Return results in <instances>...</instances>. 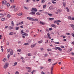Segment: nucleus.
<instances>
[{
	"label": "nucleus",
	"mask_w": 74,
	"mask_h": 74,
	"mask_svg": "<svg viewBox=\"0 0 74 74\" xmlns=\"http://www.w3.org/2000/svg\"><path fill=\"white\" fill-rule=\"evenodd\" d=\"M28 19L30 21H38L37 19H34L30 17H28Z\"/></svg>",
	"instance_id": "obj_1"
},
{
	"label": "nucleus",
	"mask_w": 74,
	"mask_h": 74,
	"mask_svg": "<svg viewBox=\"0 0 74 74\" xmlns=\"http://www.w3.org/2000/svg\"><path fill=\"white\" fill-rule=\"evenodd\" d=\"M8 65H9L8 63H6L3 66V68L5 69H7V68L8 67Z\"/></svg>",
	"instance_id": "obj_2"
},
{
	"label": "nucleus",
	"mask_w": 74,
	"mask_h": 74,
	"mask_svg": "<svg viewBox=\"0 0 74 74\" xmlns=\"http://www.w3.org/2000/svg\"><path fill=\"white\" fill-rule=\"evenodd\" d=\"M33 11H34L35 12H36V11H37V9L36 8H32V9L31 11V12H33Z\"/></svg>",
	"instance_id": "obj_3"
},
{
	"label": "nucleus",
	"mask_w": 74,
	"mask_h": 74,
	"mask_svg": "<svg viewBox=\"0 0 74 74\" xmlns=\"http://www.w3.org/2000/svg\"><path fill=\"white\" fill-rule=\"evenodd\" d=\"M56 49H58V50H59L60 51H62V48L59 47H56Z\"/></svg>",
	"instance_id": "obj_4"
},
{
	"label": "nucleus",
	"mask_w": 74,
	"mask_h": 74,
	"mask_svg": "<svg viewBox=\"0 0 74 74\" xmlns=\"http://www.w3.org/2000/svg\"><path fill=\"white\" fill-rule=\"evenodd\" d=\"M59 22H61V21L60 20H57V21H54L55 23H59Z\"/></svg>",
	"instance_id": "obj_5"
},
{
	"label": "nucleus",
	"mask_w": 74,
	"mask_h": 74,
	"mask_svg": "<svg viewBox=\"0 0 74 74\" xmlns=\"http://www.w3.org/2000/svg\"><path fill=\"white\" fill-rule=\"evenodd\" d=\"M12 49H7V52L8 53V52H10L11 51H12Z\"/></svg>",
	"instance_id": "obj_6"
},
{
	"label": "nucleus",
	"mask_w": 74,
	"mask_h": 74,
	"mask_svg": "<svg viewBox=\"0 0 74 74\" xmlns=\"http://www.w3.org/2000/svg\"><path fill=\"white\" fill-rule=\"evenodd\" d=\"M53 6L51 5L49 8V10H52V9H53Z\"/></svg>",
	"instance_id": "obj_7"
},
{
	"label": "nucleus",
	"mask_w": 74,
	"mask_h": 74,
	"mask_svg": "<svg viewBox=\"0 0 74 74\" xmlns=\"http://www.w3.org/2000/svg\"><path fill=\"white\" fill-rule=\"evenodd\" d=\"M29 14L31 15H35L36 14V12H32L29 13Z\"/></svg>",
	"instance_id": "obj_8"
},
{
	"label": "nucleus",
	"mask_w": 74,
	"mask_h": 74,
	"mask_svg": "<svg viewBox=\"0 0 74 74\" xmlns=\"http://www.w3.org/2000/svg\"><path fill=\"white\" fill-rule=\"evenodd\" d=\"M36 43H35L34 45H31V48H33V47H35L36 45Z\"/></svg>",
	"instance_id": "obj_9"
},
{
	"label": "nucleus",
	"mask_w": 74,
	"mask_h": 74,
	"mask_svg": "<svg viewBox=\"0 0 74 74\" xmlns=\"http://www.w3.org/2000/svg\"><path fill=\"white\" fill-rule=\"evenodd\" d=\"M28 72H31L32 68H30V67H28Z\"/></svg>",
	"instance_id": "obj_10"
},
{
	"label": "nucleus",
	"mask_w": 74,
	"mask_h": 74,
	"mask_svg": "<svg viewBox=\"0 0 74 74\" xmlns=\"http://www.w3.org/2000/svg\"><path fill=\"white\" fill-rule=\"evenodd\" d=\"M51 27H53L54 28H56V26L55 24H52L51 25Z\"/></svg>",
	"instance_id": "obj_11"
},
{
	"label": "nucleus",
	"mask_w": 74,
	"mask_h": 74,
	"mask_svg": "<svg viewBox=\"0 0 74 74\" xmlns=\"http://www.w3.org/2000/svg\"><path fill=\"white\" fill-rule=\"evenodd\" d=\"M18 10H19V8H17L14 9V11L16 12V11H17Z\"/></svg>",
	"instance_id": "obj_12"
},
{
	"label": "nucleus",
	"mask_w": 74,
	"mask_h": 74,
	"mask_svg": "<svg viewBox=\"0 0 74 74\" xmlns=\"http://www.w3.org/2000/svg\"><path fill=\"white\" fill-rule=\"evenodd\" d=\"M7 2L6 1H4L2 2V4H6Z\"/></svg>",
	"instance_id": "obj_13"
},
{
	"label": "nucleus",
	"mask_w": 74,
	"mask_h": 74,
	"mask_svg": "<svg viewBox=\"0 0 74 74\" xmlns=\"http://www.w3.org/2000/svg\"><path fill=\"white\" fill-rule=\"evenodd\" d=\"M14 53V51L13 50H12L10 52V54L11 55H12Z\"/></svg>",
	"instance_id": "obj_14"
},
{
	"label": "nucleus",
	"mask_w": 74,
	"mask_h": 74,
	"mask_svg": "<svg viewBox=\"0 0 74 74\" xmlns=\"http://www.w3.org/2000/svg\"><path fill=\"white\" fill-rule=\"evenodd\" d=\"M40 24L41 25H44L45 24V23H42V21H40Z\"/></svg>",
	"instance_id": "obj_15"
},
{
	"label": "nucleus",
	"mask_w": 74,
	"mask_h": 74,
	"mask_svg": "<svg viewBox=\"0 0 74 74\" xmlns=\"http://www.w3.org/2000/svg\"><path fill=\"white\" fill-rule=\"evenodd\" d=\"M4 16V15L3 14V13H1L0 14V17H1L2 16Z\"/></svg>",
	"instance_id": "obj_16"
},
{
	"label": "nucleus",
	"mask_w": 74,
	"mask_h": 74,
	"mask_svg": "<svg viewBox=\"0 0 74 74\" xmlns=\"http://www.w3.org/2000/svg\"><path fill=\"white\" fill-rule=\"evenodd\" d=\"M9 30H11V29H13V27L11 26L9 27Z\"/></svg>",
	"instance_id": "obj_17"
},
{
	"label": "nucleus",
	"mask_w": 74,
	"mask_h": 74,
	"mask_svg": "<svg viewBox=\"0 0 74 74\" xmlns=\"http://www.w3.org/2000/svg\"><path fill=\"white\" fill-rule=\"evenodd\" d=\"M63 5L64 6V7H66V3L64 2L62 3Z\"/></svg>",
	"instance_id": "obj_18"
},
{
	"label": "nucleus",
	"mask_w": 74,
	"mask_h": 74,
	"mask_svg": "<svg viewBox=\"0 0 74 74\" xmlns=\"http://www.w3.org/2000/svg\"><path fill=\"white\" fill-rule=\"evenodd\" d=\"M58 12H61L62 11V10L60 9H58Z\"/></svg>",
	"instance_id": "obj_19"
},
{
	"label": "nucleus",
	"mask_w": 74,
	"mask_h": 74,
	"mask_svg": "<svg viewBox=\"0 0 74 74\" xmlns=\"http://www.w3.org/2000/svg\"><path fill=\"white\" fill-rule=\"evenodd\" d=\"M72 27V28H74V25L73 24H71L70 25Z\"/></svg>",
	"instance_id": "obj_20"
},
{
	"label": "nucleus",
	"mask_w": 74,
	"mask_h": 74,
	"mask_svg": "<svg viewBox=\"0 0 74 74\" xmlns=\"http://www.w3.org/2000/svg\"><path fill=\"white\" fill-rule=\"evenodd\" d=\"M19 28V27H16L15 29L16 30H18Z\"/></svg>",
	"instance_id": "obj_21"
},
{
	"label": "nucleus",
	"mask_w": 74,
	"mask_h": 74,
	"mask_svg": "<svg viewBox=\"0 0 74 74\" xmlns=\"http://www.w3.org/2000/svg\"><path fill=\"white\" fill-rule=\"evenodd\" d=\"M49 20H54V18H49Z\"/></svg>",
	"instance_id": "obj_22"
},
{
	"label": "nucleus",
	"mask_w": 74,
	"mask_h": 74,
	"mask_svg": "<svg viewBox=\"0 0 74 74\" xmlns=\"http://www.w3.org/2000/svg\"><path fill=\"white\" fill-rule=\"evenodd\" d=\"M23 21H22L21 22L19 23V25H23Z\"/></svg>",
	"instance_id": "obj_23"
},
{
	"label": "nucleus",
	"mask_w": 74,
	"mask_h": 74,
	"mask_svg": "<svg viewBox=\"0 0 74 74\" xmlns=\"http://www.w3.org/2000/svg\"><path fill=\"white\" fill-rule=\"evenodd\" d=\"M42 40H41L40 41H39L38 42V44H41V43H42Z\"/></svg>",
	"instance_id": "obj_24"
},
{
	"label": "nucleus",
	"mask_w": 74,
	"mask_h": 74,
	"mask_svg": "<svg viewBox=\"0 0 74 74\" xmlns=\"http://www.w3.org/2000/svg\"><path fill=\"white\" fill-rule=\"evenodd\" d=\"M36 15H41V13L39 12H37L36 13Z\"/></svg>",
	"instance_id": "obj_25"
},
{
	"label": "nucleus",
	"mask_w": 74,
	"mask_h": 74,
	"mask_svg": "<svg viewBox=\"0 0 74 74\" xmlns=\"http://www.w3.org/2000/svg\"><path fill=\"white\" fill-rule=\"evenodd\" d=\"M45 2V0H41V3H44Z\"/></svg>",
	"instance_id": "obj_26"
},
{
	"label": "nucleus",
	"mask_w": 74,
	"mask_h": 74,
	"mask_svg": "<svg viewBox=\"0 0 74 74\" xmlns=\"http://www.w3.org/2000/svg\"><path fill=\"white\" fill-rule=\"evenodd\" d=\"M13 34H14V32H10V33L9 34V35H13Z\"/></svg>",
	"instance_id": "obj_27"
},
{
	"label": "nucleus",
	"mask_w": 74,
	"mask_h": 74,
	"mask_svg": "<svg viewBox=\"0 0 74 74\" xmlns=\"http://www.w3.org/2000/svg\"><path fill=\"white\" fill-rule=\"evenodd\" d=\"M1 19L2 21H5V19L4 18H1Z\"/></svg>",
	"instance_id": "obj_28"
},
{
	"label": "nucleus",
	"mask_w": 74,
	"mask_h": 74,
	"mask_svg": "<svg viewBox=\"0 0 74 74\" xmlns=\"http://www.w3.org/2000/svg\"><path fill=\"white\" fill-rule=\"evenodd\" d=\"M47 15H49V16H52V15H53V14H52L49 13H47Z\"/></svg>",
	"instance_id": "obj_29"
},
{
	"label": "nucleus",
	"mask_w": 74,
	"mask_h": 74,
	"mask_svg": "<svg viewBox=\"0 0 74 74\" xmlns=\"http://www.w3.org/2000/svg\"><path fill=\"white\" fill-rule=\"evenodd\" d=\"M40 50L41 51H44V48H41L40 49Z\"/></svg>",
	"instance_id": "obj_30"
},
{
	"label": "nucleus",
	"mask_w": 74,
	"mask_h": 74,
	"mask_svg": "<svg viewBox=\"0 0 74 74\" xmlns=\"http://www.w3.org/2000/svg\"><path fill=\"white\" fill-rule=\"evenodd\" d=\"M21 51H22V50H21V49H18L17 50V52H21Z\"/></svg>",
	"instance_id": "obj_31"
},
{
	"label": "nucleus",
	"mask_w": 74,
	"mask_h": 74,
	"mask_svg": "<svg viewBox=\"0 0 74 74\" xmlns=\"http://www.w3.org/2000/svg\"><path fill=\"white\" fill-rule=\"evenodd\" d=\"M23 36H28V34L26 33L23 34Z\"/></svg>",
	"instance_id": "obj_32"
},
{
	"label": "nucleus",
	"mask_w": 74,
	"mask_h": 74,
	"mask_svg": "<svg viewBox=\"0 0 74 74\" xmlns=\"http://www.w3.org/2000/svg\"><path fill=\"white\" fill-rule=\"evenodd\" d=\"M51 1L52 2V3H53V4H56V2H54L53 0H52Z\"/></svg>",
	"instance_id": "obj_33"
},
{
	"label": "nucleus",
	"mask_w": 74,
	"mask_h": 74,
	"mask_svg": "<svg viewBox=\"0 0 74 74\" xmlns=\"http://www.w3.org/2000/svg\"><path fill=\"white\" fill-rule=\"evenodd\" d=\"M66 9L67 10V12H69V10L68 7L66 8Z\"/></svg>",
	"instance_id": "obj_34"
},
{
	"label": "nucleus",
	"mask_w": 74,
	"mask_h": 74,
	"mask_svg": "<svg viewBox=\"0 0 74 74\" xmlns=\"http://www.w3.org/2000/svg\"><path fill=\"white\" fill-rule=\"evenodd\" d=\"M46 5H43V8H45L46 7Z\"/></svg>",
	"instance_id": "obj_35"
},
{
	"label": "nucleus",
	"mask_w": 74,
	"mask_h": 74,
	"mask_svg": "<svg viewBox=\"0 0 74 74\" xmlns=\"http://www.w3.org/2000/svg\"><path fill=\"white\" fill-rule=\"evenodd\" d=\"M35 71H36L35 70H34L33 71H32V74H33V73H34Z\"/></svg>",
	"instance_id": "obj_36"
},
{
	"label": "nucleus",
	"mask_w": 74,
	"mask_h": 74,
	"mask_svg": "<svg viewBox=\"0 0 74 74\" xmlns=\"http://www.w3.org/2000/svg\"><path fill=\"white\" fill-rule=\"evenodd\" d=\"M23 33H25V32H23V30H21V34H22Z\"/></svg>",
	"instance_id": "obj_37"
},
{
	"label": "nucleus",
	"mask_w": 74,
	"mask_h": 74,
	"mask_svg": "<svg viewBox=\"0 0 74 74\" xmlns=\"http://www.w3.org/2000/svg\"><path fill=\"white\" fill-rule=\"evenodd\" d=\"M28 56H32V53H28Z\"/></svg>",
	"instance_id": "obj_38"
},
{
	"label": "nucleus",
	"mask_w": 74,
	"mask_h": 74,
	"mask_svg": "<svg viewBox=\"0 0 74 74\" xmlns=\"http://www.w3.org/2000/svg\"><path fill=\"white\" fill-rule=\"evenodd\" d=\"M17 64V62H16L14 63V65H13V66H16Z\"/></svg>",
	"instance_id": "obj_39"
},
{
	"label": "nucleus",
	"mask_w": 74,
	"mask_h": 74,
	"mask_svg": "<svg viewBox=\"0 0 74 74\" xmlns=\"http://www.w3.org/2000/svg\"><path fill=\"white\" fill-rule=\"evenodd\" d=\"M6 59L7 58H5L3 59V61L4 62H5V61H6Z\"/></svg>",
	"instance_id": "obj_40"
},
{
	"label": "nucleus",
	"mask_w": 74,
	"mask_h": 74,
	"mask_svg": "<svg viewBox=\"0 0 74 74\" xmlns=\"http://www.w3.org/2000/svg\"><path fill=\"white\" fill-rule=\"evenodd\" d=\"M10 54H9L8 55V59H9V58H10Z\"/></svg>",
	"instance_id": "obj_41"
},
{
	"label": "nucleus",
	"mask_w": 74,
	"mask_h": 74,
	"mask_svg": "<svg viewBox=\"0 0 74 74\" xmlns=\"http://www.w3.org/2000/svg\"><path fill=\"white\" fill-rule=\"evenodd\" d=\"M47 35L49 37H50V34H49V33H47Z\"/></svg>",
	"instance_id": "obj_42"
},
{
	"label": "nucleus",
	"mask_w": 74,
	"mask_h": 74,
	"mask_svg": "<svg viewBox=\"0 0 74 74\" xmlns=\"http://www.w3.org/2000/svg\"><path fill=\"white\" fill-rule=\"evenodd\" d=\"M66 34L67 35H71V34H70V33H66Z\"/></svg>",
	"instance_id": "obj_43"
},
{
	"label": "nucleus",
	"mask_w": 74,
	"mask_h": 74,
	"mask_svg": "<svg viewBox=\"0 0 74 74\" xmlns=\"http://www.w3.org/2000/svg\"><path fill=\"white\" fill-rule=\"evenodd\" d=\"M15 74H19V72L18 71H16V73H15Z\"/></svg>",
	"instance_id": "obj_44"
},
{
	"label": "nucleus",
	"mask_w": 74,
	"mask_h": 74,
	"mask_svg": "<svg viewBox=\"0 0 74 74\" xmlns=\"http://www.w3.org/2000/svg\"><path fill=\"white\" fill-rule=\"evenodd\" d=\"M51 60H52L51 59H48V61L49 62H51Z\"/></svg>",
	"instance_id": "obj_45"
},
{
	"label": "nucleus",
	"mask_w": 74,
	"mask_h": 74,
	"mask_svg": "<svg viewBox=\"0 0 74 74\" xmlns=\"http://www.w3.org/2000/svg\"><path fill=\"white\" fill-rule=\"evenodd\" d=\"M68 18L69 19H70V20H71V19H72V18H71V16H69V17H68Z\"/></svg>",
	"instance_id": "obj_46"
},
{
	"label": "nucleus",
	"mask_w": 74,
	"mask_h": 74,
	"mask_svg": "<svg viewBox=\"0 0 74 74\" xmlns=\"http://www.w3.org/2000/svg\"><path fill=\"white\" fill-rule=\"evenodd\" d=\"M18 15H19V16H21L22 15V13H20L19 14H18Z\"/></svg>",
	"instance_id": "obj_47"
},
{
	"label": "nucleus",
	"mask_w": 74,
	"mask_h": 74,
	"mask_svg": "<svg viewBox=\"0 0 74 74\" xmlns=\"http://www.w3.org/2000/svg\"><path fill=\"white\" fill-rule=\"evenodd\" d=\"M7 6V7H9L10 6V4L8 3H7L6 4Z\"/></svg>",
	"instance_id": "obj_48"
},
{
	"label": "nucleus",
	"mask_w": 74,
	"mask_h": 74,
	"mask_svg": "<svg viewBox=\"0 0 74 74\" xmlns=\"http://www.w3.org/2000/svg\"><path fill=\"white\" fill-rule=\"evenodd\" d=\"M54 43L56 44H60V43L59 42H55Z\"/></svg>",
	"instance_id": "obj_49"
},
{
	"label": "nucleus",
	"mask_w": 74,
	"mask_h": 74,
	"mask_svg": "<svg viewBox=\"0 0 74 74\" xmlns=\"http://www.w3.org/2000/svg\"><path fill=\"white\" fill-rule=\"evenodd\" d=\"M47 50L48 51H51V50L49 49H48Z\"/></svg>",
	"instance_id": "obj_50"
},
{
	"label": "nucleus",
	"mask_w": 74,
	"mask_h": 74,
	"mask_svg": "<svg viewBox=\"0 0 74 74\" xmlns=\"http://www.w3.org/2000/svg\"><path fill=\"white\" fill-rule=\"evenodd\" d=\"M24 45H28V43H25L24 44Z\"/></svg>",
	"instance_id": "obj_51"
},
{
	"label": "nucleus",
	"mask_w": 74,
	"mask_h": 74,
	"mask_svg": "<svg viewBox=\"0 0 74 74\" xmlns=\"http://www.w3.org/2000/svg\"><path fill=\"white\" fill-rule=\"evenodd\" d=\"M47 56H48V55L47 54H45V56H44L45 57H46Z\"/></svg>",
	"instance_id": "obj_52"
},
{
	"label": "nucleus",
	"mask_w": 74,
	"mask_h": 74,
	"mask_svg": "<svg viewBox=\"0 0 74 74\" xmlns=\"http://www.w3.org/2000/svg\"><path fill=\"white\" fill-rule=\"evenodd\" d=\"M61 48H64V47L63 46H61Z\"/></svg>",
	"instance_id": "obj_53"
},
{
	"label": "nucleus",
	"mask_w": 74,
	"mask_h": 74,
	"mask_svg": "<svg viewBox=\"0 0 74 74\" xmlns=\"http://www.w3.org/2000/svg\"><path fill=\"white\" fill-rule=\"evenodd\" d=\"M57 64V62H56L54 64H53L52 65L53 66H54V65H55V64Z\"/></svg>",
	"instance_id": "obj_54"
},
{
	"label": "nucleus",
	"mask_w": 74,
	"mask_h": 74,
	"mask_svg": "<svg viewBox=\"0 0 74 74\" xmlns=\"http://www.w3.org/2000/svg\"><path fill=\"white\" fill-rule=\"evenodd\" d=\"M7 16H8V18H10V15L8 14Z\"/></svg>",
	"instance_id": "obj_55"
},
{
	"label": "nucleus",
	"mask_w": 74,
	"mask_h": 74,
	"mask_svg": "<svg viewBox=\"0 0 74 74\" xmlns=\"http://www.w3.org/2000/svg\"><path fill=\"white\" fill-rule=\"evenodd\" d=\"M53 66H52L51 67V70H53Z\"/></svg>",
	"instance_id": "obj_56"
},
{
	"label": "nucleus",
	"mask_w": 74,
	"mask_h": 74,
	"mask_svg": "<svg viewBox=\"0 0 74 74\" xmlns=\"http://www.w3.org/2000/svg\"><path fill=\"white\" fill-rule=\"evenodd\" d=\"M11 24L13 25H14V22H13V21H12L11 22Z\"/></svg>",
	"instance_id": "obj_57"
},
{
	"label": "nucleus",
	"mask_w": 74,
	"mask_h": 74,
	"mask_svg": "<svg viewBox=\"0 0 74 74\" xmlns=\"http://www.w3.org/2000/svg\"><path fill=\"white\" fill-rule=\"evenodd\" d=\"M71 35H72V36H73V37H74V34L73 33H72L71 34Z\"/></svg>",
	"instance_id": "obj_58"
},
{
	"label": "nucleus",
	"mask_w": 74,
	"mask_h": 74,
	"mask_svg": "<svg viewBox=\"0 0 74 74\" xmlns=\"http://www.w3.org/2000/svg\"><path fill=\"white\" fill-rule=\"evenodd\" d=\"M49 30H50V31L52 30V28H49Z\"/></svg>",
	"instance_id": "obj_59"
},
{
	"label": "nucleus",
	"mask_w": 74,
	"mask_h": 74,
	"mask_svg": "<svg viewBox=\"0 0 74 74\" xmlns=\"http://www.w3.org/2000/svg\"><path fill=\"white\" fill-rule=\"evenodd\" d=\"M24 9H27V8H26V6H24Z\"/></svg>",
	"instance_id": "obj_60"
},
{
	"label": "nucleus",
	"mask_w": 74,
	"mask_h": 74,
	"mask_svg": "<svg viewBox=\"0 0 74 74\" xmlns=\"http://www.w3.org/2000/svg\"><path fill=\"white\" fill-rule=\"evenodd\" d=\"M46 32H49V30H48V29H46Z\"/></svg>",
	"instance_id": "obj_61"
},
{
	"label": "nucleus",
	"mask_w": 74,
	"mask_h": 74,
	"mask_svg": "<svg viewBox=\"0 0 74 74\" xmlns=\"http://www.w3.org/2000/svg\"><path fill=\"white\" fill-rule=\"evenodd\" d=\"M6 44L7 45H9V42H7L6 43Z\"/></svg>",
	"instance_id": "obj_62"
},
{
	"label": "nucleus",
	"mask_w": 74,
	"mask_h": 74,
	"mask_svg": "<svg viewBox=\"0 0 74 74\" xmlns=\"http://www.w3.org/2000/svg\"><path fill=\"white\" fill-rule=\"evenodd\" d=\"M63 41H67V39H64L63 40Z\"/></svg>",
	"instance_id": "obj_63"
},
{
	"label": "nucleus",
	"mask_w": 74,
	"mask_h": 74,
	"mask_svg": "<svg viewBox=\"0 0 74 74\" xmlns=\"http://www.w3.org/2000/svg\"><path fill=\"white\" fill-rule=\"evenodd\" d=\"M29 43H30V42H31V40H29Z\"/></svg>",
	"instance_id": "obj_64"
}]
</instances>
